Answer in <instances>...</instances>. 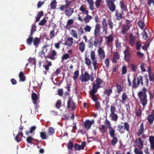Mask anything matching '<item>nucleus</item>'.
Wrapping results in <instances>:
<instances>
[{"instance_id": "obj_15", "label": "nucleus", "mask_w": 154, "mask_h": 154, "mask_svg": "<svg viewBox=\"0 0 154 154\" xmlns=\"http://www.w3.org/2000/svg\"><path fill=\"white\" fill-rule=\"evenodd\" d=\"M130 48L128 47L127 49L124 51V58L126 61H128L131 58V54L129 51Z\"/></svg>"}, {"instance_id": "obj_33", "label": "nucleus", "mask_w": 154, "mask_h": 154, "mask_svg": "<svg viewBox=\"0 0 154 154\" xmlns=\"http://www.w3.org/2000/svg\"><path fill=\"white\" fill-rule=\"evenodd\" d=\"M86 16L85 17L84 19V21L85 23H89L90 20L92 19V17L88 15V14H86Z\"/></svg>"}, {"instance_id": "obj_59", "label": "nucleus", "mask_w": 154, "mask_h": 154, "mask_svg": "<svg viewBox=\"0 0 154 154\" xmlns=\"http://www.w3.org/2000/svg\"><path fill=\"white\" fill-rule=\"evenodd\" d=\"M73 147V144L71 141L69 142L67 145V147L69 149H72V148Z\"/></svg>"}, {"instance_id": "obj_31", "label": "nucleus", "mask_w": 154, "mask_h": 154, "mask_svg": "<svg viewBox=\"0 0 154 154\" xmlns=\"http://www.w3.org/2000/svg\"><path fill=\"white\" fill-rule=\"evenodd\" d=\"M85 45L83 42L80 43L79 44V49L82 52L84 51L85 49Z\"/></svg>"}, {"instance_id": "obj_5", "label": "nucleus", "mask_w": 154, "mask_h": 154, "mask_svg": "<svg viewBox=\"0 0 154 154\" xmlns=\"http://www.w3.org/2000/svg\"><path fill=\"white\" fill-rule=\"evenodd\" d=\"M115 13V17L116 20L119 21L124 17V13L121 9H116Z\"/></svg>"}, {"instance_id": "obj_41", "label": "nucleus", "mask_w": 154, "mask_h": 154, "mask_svg": "<svg viewBox=\"0 0 154 154\" xmlns=\"http://www.w3.org/2000/svg\"><path fill=\"white\" fill-rule=\"evenodd\" d=\"M131 71L135 72L137 69V66L133 63H131Z\"/></svg>"}, {"instance_id": "obj_32", "label": "nucleus", "mask_w": 154, "mask_h": 154, "mask_svg": "<svg viewBox=\"0 0 154 154\" xmlns=\"http://www.w3.org/2000/svg\"><path fill=\"white\" fill-rule=\"evenodd\" d=\"M20 78V81L24 82L26 80L25 77L24 73L22 71L20 72L19 74Z\"/></svg>"}, {"instance_id": "obj_60", "label": "nucleus", "mask_w": 154, "mask_h": 154, "mask_svg": "<svg viewBox=\"0 0 154 154\" xmlns=\"http://www.w3.org/2000/svg\"><path fill=\"white\" fill-rule=\"evenodd\" d=\"M122 74L124 75L127 72V68L126 66L124 65L122 66Z\"/></svg>"}, {"instance_id": "obj_43", "label": "nucleus", "mask_w": 154, "mask_h": 154, "mask_svg": "<svg viewBox=\"0 0 154 154\" xmlns=\"http://www.w3.org/2000/svg\"><path fill=\"white\" fill-rule=\"evenodd\" d=\"M52 63L51 61L48 62V64L43 65V66L44 68L46 71H48L49 70V67L52 66Z\"/></svg>"}, {"instance_id": "obj_63", "label": "nucleus", "mask_w": 154, "mask_h": 154, "mask_svg": "<svg viewBox=\"0 0 154 154\" xmlns=\"http://www.w3.org/2000/svg\"><path fill=\"white\" fill-rule=\"evenodd\" d=\"M113 58L116 60H119L120 58V55L117 52H115L113 53Z\"/></svg>"}, {"instance_id": "obj_16", "label": "nucleus", "mask_w": 154, "mask_h": 154, "mask_svg": "<svg viewBox=\"0 0 154 154\" xmlns=\"http://www.w3.org/2000/svg\"><path fill=\"white\" fill-rule=\"evenodd\" d=\"M57 52L54 50L51 51L50 54L48 55V58L51 60H54L57 58Z\"/></svg>"}, {"instance_id": "obj_1", "label": "nucleus", "mask_w": 154, "mask_h": 154, "mask_svg": "<svg viewBox=\"0 0 154 154\" xmlns=\"http://www.w3.org/2000/svg\"><path fill=\"white\" fill-rule=\"evenodd\" d=\"M105 124L109 128V131L110 136L112 138L111 140L112 145L114 146L117 143L118 139L116 136V134H115V130L111 127V124L110 122L107 119L105 120Z\"/></svg>"}, {"instance_id": "obj_45", "label": "nucleus", "mask_w": 154, "mask_h": 154, "mask_svg": "<svg viewBox=\"0 0 154 154\" xmlns=\"http://www.w3.org/2000/svg\"><path fill=\"white\" fill-rule=\"evenodd\" d=\"M116 87L117 92L119 94L123 91V88L120 85L117 83L116 84Z\"/></svg>"}, {"instance_id": "obj_6", "label": "nucleus", "mask_w": 154, "mask_h": 154, "mask_svg": "<svg viewBox=\"0 0 154 154\" xmlns=\"http://www.w3.org/2000/svg\"><path fill=\"white\" fill-rule=\"evenodd\" d=\"M67 108V109L70 108L73 110H74L76 109V104L71 97H69L68 98Z\"/></svg>"}, {"instance_id": "obj_7", "label": "nucleus", "mask_w": 154, "mask_h": 154, "mask_svg": "<svg viewBox=\"0 0 154 154\" xmlns=\"http://www.w3.org/2000/svg\"><path fill=\"white\" fill-rule=\"evenodd\" d=\"M90 56L91 59L93 61L92 64L93 66L94 69L96 70L98 66V64L97 61V59L95 57V53L94 51H91Z\"/></svg>"}, {"instance_id": "obj_56", "label": "nucleus", "mask_w": 154, "mask_h": 154, "mask_svg": "<svg viewBox=\"0 0 154 154\" xmlns=\"http://www.w3.org/2000/svg\"><path fill=\"white\" fill-rule=\"evenodd\" d=\"M33 40L32 37L30 36L26 39V43L28 45H31Z\"/></svg>"}, {"instance_id": "obj_3", "label": "nucleus", "mask_w": 154, "mask_h": 154, "mask_svg": "<svg viewBox=\"0 0 154 154\" xmlns=\"http://www.w3.org/2000/svg\"><path fill=\"white\" fill-rule=\"evenodd\" d=\"M143 81V77L142 76L140 75L137 77H134L132 80V88L136 89L140 85L143 86L144 85Z\"/></svg>"}, {"instance_id": "obj_29", "label": "nucleus", "mask_w": 154, "mask_h": 154, "mask_svg": "<svg viewBox=\"0 0 154 154\" xmlns=\"http://www.w3.org/2000/svg\"><path fill=\"white\" fill-rule=\"evenodd\" d=\"M112 88L109 89H105L104 90L103 93L107 97H109L112 94Z\"/></svg>"}, {"instance_id": "obj_42", "label": "nucleus", "mask_w": 154, "mask_h": 154, "mask_svg": "<svg viewBox=\"0 0 154 154\" xmlns=\"http://www.w3.org/2000/svg\"><path fill=\"white\" fill-rule=\"evenodd\" d=\"M36 127L35 126H32L31 127L29 131H26V134L27 135H29V133L32 134L33 131L36 129Z\"/></svg>"}, {"instance_id": "obj_54", "label": "nucleus", "mask_w": 154, "mask_h": 154, "mask_svg": "<svg viewBox=\"0 0 154 154\" xmlns=\"http://www.w3.org/2000/svg\"><path fill=\"white\" fill-rule=\"evenodd\" d=\"M108 24L109 28L111 30H112L113 27V23L110 19H109L108 20Z\"/></svg>"}, {"instance_id": "obj_40", "label": "nucleus", "mask_w": 154, "mask_h": 154, "mask_svg": "<svg viewBox=\"0 0 154 154\" xmlns=\"http://www.w3.org/2000/svg\"><path fill=\"white\" fill-rule=\"evenodd\" d=\"M43 15V12L42 11L39 12L36 17V22H38L39 20L41 17Z\"/></svg>"}, {"instance_id": "obj_26", "label": "nucleus", "mask_w": 154, "mask_h": 154, "mask_svg": "<svg viewBox=\"0 0 154 154\" xmlns=\"http://www.w3.org/2000/svg\"><path fill=\"white\" fill-rule=\"evenodd\" d=\"M147 119L149 125H152L154 121V114H151L148 115Z\"/></svg>"}, {"instance_id": "obj_13", "label": "nucleus", "mask_w": 154, "mask_h": 154, "mask_svg": "<svg viewBox=\"0 0 154 154\" xmlns=\"http://www.w3.org/2000/svg\"><path fill=\"white\" fill-rule=\"evenodd\" d=\"M97 53L99 58L101 60L104 59L105 56V53L103 49L100 47L98 48Z\"/></svg>"}, {"instance_id": "obj_25", "label": "nucleus", "mask_w": 154, "mask_h": 154, "mask_svg": "<svg viewBox=\"0 0 154 154\" xmlns=\"http://www.w3.org/2000/svg\"><path fill=\"white\" fill-rule=\"evenodd\" d=\"M105 39H107V45L108 46H109L110 43L113 42V37L112 35L111 34L108 37H106Z\"/></svg>"}, {"instance_id": "obj_9", "label": "nucleus", "mask_w": 154, "mask_h": 154, "mask_svg": "<svg viewBox=\"0 0 154 154\" xmlns=\"http://www.w3.org/2000/svg\"><path fill=\"white\" fill-rule=\"evenodd\" d=\"M96 84L93 83L92 84V89L97 90L98 89L101 87L100 85L102 82V80L98 77L96 80Z\"/></svg>"}, {"instance_id": "obj_12", "label": "nucleus", "mask_w": 154, "mask_h": 154, "mask_svg": "<svg viewBox=\"0 0 154 154\" xmlns=\"http://www.w3.org/2000/svg\"><path fill=\"white\" fill-rule=\"evenodd\" d=\"M95 40L94 41V46L95 47H97V46H100L103 41V36H100L97 38L95 37Z\"/></svg>"}, {"instance_id": "obj_46", "label": "nucleus", "mask_w": 154, "mask_h": 154, "mask_svg": "<svg viewBox=\"0 0 154 154\" xmlns=\"http://www.w3.org/2000/svg\"><path fill=\"white\" fill-rule=\"evenodd\" d=\"M57 7V2L55 0H53L51 3V8L53 9H55Z\"/></svg>"}, {"instance_id": "obj_50", "label": "nucleus", "mask_w": 154, "mask_h": 154, "mask_svg": "<svg viewBox=\"0 0 154 154\" xmlns=\"http://www.w3.org/2000/svg\"><path fill=\"white\" fill-rule=\"evenodd\" d=\"M70 33L71 35H72L73 37L76 38H78V35L75 30L73 29H72Z\"/></svg>"}, {"instance_id": "obj_21", "label": "nucleus", "mask_w": 154, "mask_h": 154, "mask_svg": "<svg viewBox=\"0 0 154 154\" xmlns=\"http://www.w3.org/2000/svg\"><path fill=\"white\" fill-rule=\"evenodd\" d=\"M144 133V124L143 123H142L140 125L139 128L137 130V135L139 136L142 134H143Z\"/></svg>"}, {"instance_id": "obj_4", "label": "nucleus", "mask_w": 154, "mask_h": 154, "mask_svg": "<svg viewBox=\"0 0 154 154\" xmlns=\"http://www.w3.org/2000/svg\"><path fill=\"white\" fill-rule=\"evenodd\" d=\"M116 111V106L114 105H112L110 107L109 117L111 118V120L112 121H116L118 118L117 115L115 113Z\"/></svg>"}, {"instance_id": "obj_51", "label": "nucleus", "mask_w": 154, "mask_h": 154, "mask_svg": "<svg viewBox=\"0 0 154 154\" xmlns=\"http://www.w3.org/2000/svg\"><path fill=\"white\" fill-rule=\"evenodd\" d=\"M103 0H96L95 4L97 8H99L101 5V3Z\"/></svg>"}, {"instance_id": "obj_23", "label": "nucleus", "mask_w": 154, "mask_h": 154, "mask_svg": "<svg viewBox=\"0 0 154 154\" xmlns=\"http://www.w3.org/2000/svg\"><path fill=\"white\" fill-rule=\"evenodd\" d=\"M73 39L72 37H68L65 41L64 44L68 46H71L73 43Z\"/></svg>"}, {"instance_id": "obj_14", "label": "nucleus", "mask_w": 154, "mask_h": 154, "mask_svg": "<svg viewBox=\"0 0 154 154\" xmlns=\"http://www.w3.org/2000/svg\"><path fill=\"white\" fill-rule=\"evenodd\" d=\"M86 145V143L85 142H82L81 145L75 143L74 146V150H80L81 149H84Z\"/></svg>"}, {"instance_id": "obj_8", "label": "nucleus", "mask_w": 154, "mask_h": 154, "mask_svg": "<svg viewBox=\"0 0 154 154\" xmlns=\"http://www.w3.org/2000/svg\"><path fill=\"white\" fill-rule=\"evenodd\" d=\"M106 6L109 8V10L111 12H113L116 10V6L114 2L111 1H105Z\"/></svg>"}, {"instance_id": "obj_11", "label": "nucleus", "mask_w": 154, "mask_h": 154, "mask_svg": "<svg viewBox=\"0 0 154 154\" xmlns=\"http://www.w3.org/2000/svg\"><path fill=\"white\" fill-rule=\"evenodd\" d=\"M94 124V120L93 119L91 121L88 119L86 120L83 123L85 128L87 129H90L91 125Z\"/></svg>"}, {"instance_id": "obj_20", "label": "nucleus", "mask_w": 154, "mask_h": 154, "mask_svg": "<svg viewBox=\"0 0 154 154\" xmlns=\"http://www.w3.org/2000/svg\"><path fill=\"white\" fill-rule=\"evenodd\" d=\"M90 79V75L87 72H85L84 75H82L80 80L82 82L88 81Z\"/></svg>"}, {"instance_id": "obj_27", "label": "nucleus", "mask_w": 154, "mask_h": 154, "mask_svg": "<svg viewBox=\"0 0 154 154\" xmlns=\"http://www.w3.org/2000/svg\"><path fill=\"white\" fill-rule=\"evenodd\" d=\"M73 12L74 9L71 8L66 9L65 11V14L68 16H71Z\"/></svg>"}, {"instance_id": "obj_19", "label": "nucleus", "mask_w": 154, "mask_h": 154, "mask_svg": "<svg viewBox=\"0 0 154 154\" xmlns=\"http://www.w3.org/2000/svg\"><path fill=\"white\" fill-rule=\"evenodd\" d=\"M97 91V90L92 88L89 91L90 94L92 96V99L93 101L95 102L97 101V97L96 95H95Z\"/></svg>"}, {"instance_id": "obj_57", "label": "nucleus", "mask_w": 154, "mask_h": 154, "mask_svg": "<svg viewBox=\"0 0 154 154\" xmlns=\"http://www.w3.org/2000/svg\"><path fill=\"white\" fill-rule=\"evenodd\" d=\"M23 126L21 125L19 128L18 134H20L21 137H23V133L22 130L23 129Z\"/></svg>"}, {"instance_id": "obj_37", "label": "nucleus", "mask_w": 154, "mask_h": 154, "mask_svg": "<svg viewBox=\"0 0 154 154\" xmlns=\"http://www.w3.org/2000/svg\"><path fill=\"white\" fill-rule=\"evenodd\" d=\"M89 4V8L91 10H93L94 9V3L93 0H86Z\"/></svg>"}, {"instance_id": "obj_10", "label": "nucleus", "mask_w": 154, "mask_h": 154, "mask_svg": "<svg viewBox=\"0 0 154 154\" xmlns=\"http://www.w3.org/2000/svg\"><path fill=\"white\" fill-rule=\"evenodd\" d=\"M101 28V27L100 24L97 23L95 25L94 32V36L95 37H97L98 36H100Z\"/></svg>"}, {"instance_id": "obj_55", "label": "nucleus", "mask_w": 154, "mask_h": 154, "mask_svg": "<svg viewBox=\"0 0 154 154\" xmlns=\"http://www.w3.org/2000/svg\"><path fill=\"white\" fill-rule=\"evenodd\" d=\"M85 63L88 66H89L91 65V61L86 56L85 57Z\"/></svg>"}, {"instance_id": "obj_48", "label": "nucleus", "mask_w": 154, "mask_h": 154, "mask_svg": "<svg viewBox=\"0 0 154 154\" xmlns=\"http://www.w3.org/2000/svg\"><path fill=\"white\" fill-rule=\"evenodd\" d=\"M70 58L69 55L68 54H64L62 56L61 58V61L62 62L64 60H66Z\"/></svg>"}, {"instance_id": "obj_38", "label": "nucleus", "mask_w": 154, "mask_h": 154, "mask_svg": "<svg viewBox=\"0 0 154 154\" xmlns=\"http://www.w3.org/2000/svg\"><path fill=\"white\" fill-rule=\"evenodd\" d=\"M79 10L82 12L84 13L85 14H88V11L83 6H80L79 8Z\"/></svg>"}, {"instance_id": "obj_35", "label": "nucleus", "mask_w": 154, "mask_h": 154, "mask_svg": "<svg viewBox=\"0 0 154 154\" xmlns=\"http://www.w3.org/2000/svg\"><path fill=\"white\" fill-rule=\"evenodd\" d=\"M74 23V20L72 19H69L68 20L66 26V28L67 29L70 28V26Z\"/></svg>"}, {"instance_id": "obj_36", "label": "nucleus", "mask_w": 154, "mask_h": 154, "mask_svg": "<svg viewBox=\"0 0 154 154\" xmlns=\"http://www.w3.org/2000/svg\"><path fill=\"white\" fill-rule=\"evenodd\" d=\"M99 130L100 132L104 134L106 132L107 129L106 126L104 125H102L99 127Z\"/></svg>"}, {"instance_id": "obj_17", "label": "nucleus", "mask_w": 154, "mask_h": 154, "mask_svg": "<svg viewBox=\"0 0 154 154\" xmlns=\"http://www.w3.org/2000/svg\"><path fill=\"white\" fill-rule=\"evenodd\" d=\"M131 26H129L128 25H124L122 26L121 29V32L123 35H127V32L131 27Z\"/></svg>"}, {"instance_id": "obj_28", "label": "nucleus", "mask_w": 154, "mask_h": 154, "mask_svg": "<svg viewBox=\"0 0 154 154\" xmlns=\"http://www.w3.org/2000/svg\"><path fill=\"white\" fill-rule=\"evenodd\" d=\"M31 98L32 100L33 101V103L34 104H37V101L38 100L39 97L37 96L36 94L33 92L32 94Z\"/></svg>"}, {"instance_id": "obj_2", "label": "nucleus", "mask_w": 154, "mask_h": 154, "mask_svg": "<svg viewBox=\"0 0 154 154\" xmlns=\"http://www.w3.org/2000/svg\"><path fill=\"white\" fill-rule=\"evenodd\" d=\"M147 88L144 87L137 93L140 102L143 107L145 106L147 103Z\"/></svg>"}, {"instance_id": "obj_34", "label": "nucleus", "mask_w": 154, "mask_h": 154, "mask_svg": "<svg viewBox=\"0 0 154 154\" xmlns=\"http://www.w3.org/2000/svg\"><path fill=\"white\" fill-rule=\"evenodd\" d=\"M38 56L39 57H40L42 59L44 57L45 59L48 58V56H46L45 53L42 50L41 51L38 52Z\"/></svg>"}, {"instance_id": "obj_47", "label": "nucleus", "mask_w": 154, "mask_h": 154, "mask_svg": "<svg viewBox=\"0 0 154 154\" xmlns=\"http://www.w3.org/2000/svg\"><path fill=\"white\" fill-rule=\"evenodd\" d=\"M48 18V17H44V18L39 22L38 23L39 25L42 26H43L46 23L47 21L46 20H47Z\"/></svg>"}, {"instance_id": "obj_24", "label": "nucleus", "mask_w": 154, "mask_h": 154, "mask_svg": "<svg viewBox=\"0 0 154 154\" xmlns=\"http://www.w3.org/2000/svg\"><path fill=\"white\" fill-rule=\"evenodd\" d=\"M136 143L139 148L141 149L143 148V142L141 138L139 137L136 139Z\"/></svg>"}, {"instance_id": "obj_39", "label": "nucleus", "mask_w": 154, "mask_h": 154, "mask_svg": "<svg viewBox=\"0 0 154 154\" xmlns=\"http://www.w3.org/2000/svg\"><path fill=\"white\" fill-rule=\"evenodd\" d=\"M40 39L37 37H35L33 39L34 45L36 47H38V45L40 43Z\"/></svg>"}, {"instance_id": "obj_58", "label": "nucleus", "mask_w": 154, "mask_h": 154, "mask_svg": "<svg viewBox=\"0 0 154 154\" xmlns=\"http://www.w3.org/2000/svg\"><path fill=\"white\" fill-rule=\"evenodd\" d=\"M49 46V45H46L44 46L42 48V50L45 53L48 52V47Z\"/></svg>"}, {"instance_id": "obj_44", "label": "nucleus", "mask_w": 154, "mask_h": 154, "mask_svg": "<svg viewBox=\"0 0 154 154\" xmlns=\"http://www.w3.org/2000/svg\"><path fill=\"white\" fill-rule=\"evenodd\" d=\"M143 36V39L145 41L148 39L149 37L148 36L147 33L145 31H144L141 33Z\"/></svg>"}, {"instance_id": "obj_30", "label": "nucleus", "mask_w": 154, "mask_h": 154, "mask_svg": "<svg viewBox=\"0 0 154 154\" xmlns=\"http://www.w3.org/2000/svg\"><path fill=\"white\" fill-rule=\"evenodd\" d=\"M149 140L150 144V148L151 149L154 150V137H149Z\"/></svg>"}, {"instance_id": "obj_62", "label": "nucleus", "mask_w": 154, "mask_h": 154, "mask_svg": "<svg viewBox=\"0 0 154 154\" xmlns=\"http://www.w3.org/2000/svg\"><path fill=\"white\" fill-rule=\"evenodd\" d=\"M149 80L150 82H154V73L148 74Z\"/></svg>"}, {"instance_id": "obj_61", "label": "nucleus", "mask_w": 154, "mask_h": 154, "mask_svg": "<svg viewBox=\"0 0 154 154\" xmlns=\"http://www.w3.org/2000/svg\"><path fill=\"white\" fill-rule=\"evenodd\" d=\"M48 133L51 135H53L54 133V130L52 127H50L48 129Z\"/></svg>"}, {"instance_id": "obj_64", "label": "nucleus", "mask_w": 154, "mask_h": 154, "mask_svg": "<svg viewBox=\"0 0 154 154\" xmlns=\"http://www.w3.org/2000/svg\"><path fill=\"white\" fill-rule=\"evenodd\" d=\"M79 74V71L78 70H76L75 71L73 76V79L74 80H75L78 77Z\"/></svg>"}, {"instance_id": "obj_53", "label": "nucleus", "mask_w": 154, "mask_h": 154, "mask_svg": "<svg viewBox=\"0 0 154 154\" xmlns=\"http://www.w3.org/2000/svg\"><path fill=\"white\" fill-rule=\"evenodd\" d=\"M124 129L126 131L129 132V127L130 126L127 122H125L124 123Z\"/></svg>"}, {"instance_id": "obj_18", "label": "nucleus", "mask_w": 154, "mask_h": 154, "mask_svg": "<svg viewBox=\"0 0 154 154\" xmlns=\"http://www.w3.org/2000/svg\"><path fill=\"white\" fill-rule=\"evenodd\" d=\"M119 5L120 8L121 9V10L125 12L128 11V9L127 8V5L124 3L123 1H120Z\"/></svg>"}, {"instance_id": "obj_22", "label": "nucleus", "mask_w": 154, "mask_h": 154, "mask_svg": "<svg viewBox=\"0 0 154 154\" xmlns=\"http://www.w3.org/2000/svg\"><path fill=\"white\" fill-rule=\"evenodd\" d=\"M65 2L66 4L65 5H63L59 8L60 10L61 11H63L64 9L69 8V6L71 4V2L68 0H65Z\"/></svg>"}, {"instance_id": "obj_49", "label": "nucleus", "mask_w": 154, "mask_h": 154, "mask_svg": "<svg viewBox=\"0 0 154 154\" xmlns=\"http://www.w3.org/2000/svg\"><path fill=\"white\" fill-rule=\"evenodd\" d=\"M138 25L141 29L143 30L144 29L145 24L141 20L139 21L138 23Z\"/></svg>"}, {"instance_id": "obj_52", "label": "nucleus", "mask_w": 154, "mask_h": 154, "mask_svg": "<svg viewBox=\"0 0 154 154\" xmlns=\"http://www.w3.org/2000/svg\"><path fill=\"white\" fill-rule=\"evenodd\" d=\"M62 102L61 101L59 100H57L55 104V107L57 109H60V107L62 106Z\"/></svg>"}]
</instances>
